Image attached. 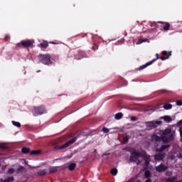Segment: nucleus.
Segmentation results:
<instances>
[{
	"instance_id": "nucleus-1",
	"label": "nucleus",
	"mask_w": 182,
	"mask_h": 182,
	"mask_svg": "<svg viewBox=\"0 0 182 182\" xmlns=\"http://www.w3.org/2000/svg\"><path fill=\"white\" fill-rule=\"evenodd\" d=\"M129 151H130L132 156L129 157L130 161L136 162V159L137 157H142L143 159H146V154L141 152H137V151L134 148H129Z\"/></svg>"
},
{
	"instance_id": "nucleus-2",
	"label": "nucleus",
	"mask_w": 182,
	"mask_h": 182,
	"mask_svg": "<svg viewBox=\"0 0 182 182\" xmlns=\"http://www.w3.org/2000/svg\"><path fill=\"white\" fill-rule=\"evenodd\" d=\"M38 60L43 65H52V57L49 54L38 55Z\"/></svg>"
},
{
	"instance_id": "nucleus-3",
	"label": "nucleus",
	"mask_w": 182,
	"mask_h": 182,
	"mask_svg": "<svg viewBox=\"0 0 182 182\" xmlns=\"http://www.w3.org/2000/svg\"><path fill=\"white\" fill-rule=\"evenodd\" d=\"M76 140H77V136L73 138L71 140H70L69 141L66 142L65 144L60 146L56 145L55 146V150H63V149H68V147L72 146V144H73V143H75Z\"/></svg>"
},
{
	"instance_id": "nucleus-4",
	"label": "nucleus",
	"mask_w": 182,
	"mask_h": 182,
	"mask_svg": "<svg viewBox=\"0 0 182 182\" xmlns=\"http://www.w3.org/2000/svg\"><path fill=\"white\" fill-rule=\"evenodd\" d=\"M33 111L35 112V116H42L46 113V108L45 106L41 105L39 107H33Z\"/></svg>"
},
{
	"instance_id": "nucleus-5",
	"label": "nucleus",
	"mask_w": 182,
	"mask_h": 182,
	"mask_svg": "<svg viewBox=\"0 0 182 182\" xmlns=\"http://www.w3.org/2000/svg\"><path fill=\"white\" fill-rule=\"evenodd\" d=\"M21 152L23 154H29V156H36L37 154H41V151L39 150H33L31 151V149L28 147H23L21 149Z\"/></svg>"
},
{
	"instance_id": "nucleus-6",
	"label": "nucleus",
	"mask_w": 182,
	"mask_h": 182,
	"mask_svg": "<svg viewBox=\"0 0 182 182\" xmlns=\"http://www.w3.org/2000/svg\"><path fill=\"white\" fill-rule=\"evenodd\" d=\"M155 170L157 173H164V171H167V170H168V166L161 164L155 168Z\"/></svg>"
},
{
	"instance_id": "nucleus-7",
	"label": "nucleus",
	"mask_w": 182,
	"mask_h": 182,
	"mask_svg": "<svg viewBox=\"0 0 182 182\" xmlns=\"http://www.w3.org/2000/svg\"><path fill=\"white\" fill-rule=\"evenodd\" d=\"M21 45L23 48H31L33 45V41L31 40H24L21 41Z\"/></svg>"
},
{
	"instance_id": "nucleus-8",
	"label": "nucleus",
	"mask_w": 182,
	"mask_h": 182,
	"mask_svg": "<svg viewBox=\"0 0 182 182\" xmlns=\"http://www.w3.org/2000/svg\"><path fill=\"white\" fill-rule=\"evenodd\" d=\"M163 123L161 121H152L146 122L148 127H157V124L160 125Z\"/></svg>"
},
{
	"instance_id": "nucleus-9",
	"label": "nucleus",
	"mask_w": 182,
	"mask_h": 182,
	"mask_svg": "<svg viewBox=\"0 0 182 182\" xmlns=\"http://www.w3.org/2000/svg\"><path fill=\"white\" fill-rule=\"evenodd\" d=\"M154 62H156V59H153L151 61H149L148 63H146V64L141 65L137 70H143V69H146V68H147V66H150V65H153V63H154Z\"/></svg>"
},
{
	"instance_id": "nucleus-10",
	"label": "nucleus",
	"mask_w": 182,
	"mask_h": 182,
	"mask_svg": "<svg viewBox=\"0 0 182 182\" xmlns=\"http://www.w3.org/2000/svg\"><path fill=\"white\" fill-rule=\"evenodd\" d=\"M164 157V154H156V155H154V159L156 160V161H161V160H163Z\"/></svg>"
},
{
	"instance_id": "nucleus-11",
	"label": "nucleus",
	"mask_w": 182,
	"mask_h": 182,
	"mask_svg": "<svg viewBox=\"0 0 182 182\" xmlns=\"http://www.w3.org/2000/svg\"><path fill=\"white\" fill-rule=\"evenodd\" d=\"M151 141L154 142V141H161V136L157 135V134H154L151 137Z\"/></svg>"
},
{
	"instance_id": "nucleus-12",
	"label": "nucleus",
	"mask_w": 182,
	"mask_h": 182,
	"mask_svg": "<svg viewBox=\"0 0 182 182\" xmlns=\"http://www.w3.org/2000/svg\"><path fill=\"white\" fill-rule=\"evenodd\" d=\"M158 23H161L163 25V29L164 31H169L170 30V23L167 22H161L159 21Z\"/></svg>"
},
{
	"instance_id": "nucleus-13",
	"label": "nucleus",
	"mask_w": 182,
	"mask_h": 182,
	"mask_svg": "<svg viewBox=\"0 0 182 182\" xmlns=\"http://www.w3.org/2000/svg\"><path fill=\"white\" fill-rule=\"evenodd\" d=\"M176 180H177V177L172 176V177H169V178H166V182H182V179H180L178 181H176Z\"/></svg>"
},
{
	"instance_id": "nucleus-14",
	"label": "nucleus",
	"mask_w": 182,
	"mask_h": 182,
	"mask_svg": "<svg viewBox=\"0 0 182 182\" xmlns=\"http://www.w3.org/2000/svg\"><path fill=\"white\" fill-rule=\"evenodd\" d=\"M161 119H163L164 120V122H166V123H171L173 119H171V117L168 116V115H165L162 117H161Z\"/></svg>"
},
{
	"instance_id": "nucleus-15",
	"label": "nucleus",
	"mask_w": 182,
	"mask_h": 182,
	"mask_svg": "<svg viewBox=\"0 0 182 182\" xmlns=\"http://www.w3.org/2000/svg\"><path fill=\"white\" fill-rule=\"evenodd\" d=\"M60 168V166H52L49 168V171L50 174H53V173H56V171H58V170H59V168Z\"/></svg>"
},
{
	"instance_id": "nucleus-16",
	"label": "nucleus",
	"mask_w": 182,
	"mask_h": 182,
	"mask_svg": "<svg viewBox=\"0 0 182 182\" xmlns=\"http://www.w3.org/2000/svg\"><path fill=\"white\" fill-rule=\"evenodd\" d=\"M37 174L40 177H43V176H46V174H48V172L46 171V169H43V170L39 171L37 173Z\"/></svg>"
},
{
	"instance_id": "nucleus-17",
	"label": "nucleus",
	"mask_w": 182,
	"mask_h": 182,
	"mask_svg": "<svg viewBox=\"0 0 182 182\" xmlns=\"http://www.w3.org/2000/svg\"><path fill=\"white\" fill-rule=\"evenodd\" d=\"M162 56H167L166 59H168V58H170V56H171V51H162L161 53Z\"/></svg>"
},
{
	"instance_id": "nucleus-18",
	"label": "nucleus",
	"mask_w": 182,
	"mask_h": 182,
	"mask_svg": "<svg viewBox=\"0 0 182 182\" xmlns=\"http://www.w3.org/2000/svg\"><path fill=\"white\" fill-rule=\"evenodd\" d=\"M48 46H49V43H48V41H44L40 43V48H43V49H46Z\"/></svg>"
},
{
	"instance_id": "nucleus-19",
	"label": "nucleus",
	"mask_w": 182,
	"mask_h": 182,
	"mask_svg": "<svg viewBox=\"0 0 182 182\" xmlns=\"http://www.w3.org/2000/svg\"><path fill=\"white\" fill-rule=\"evenodd\" d=\"M171 145L167 144V145H162L159 149L158 151H163L164 150H166V149H168V147H171Z\"/></svg>"
},
{
	"instance_id": "nucleus-20",
	"label": "nucleus",
	"mask_w": 182,
	"mask_h": 182,
	"mask_svg": "<svg viewBox=\"0 0 182 182\" xmlns=\"http://www.w3.org/2000/svg\"><path fill=\"white\" fill-rule=\"evenodd\" d=\"M75 168H76V164L75 163L71 164L68 166V170H70V171H73Z\"/></svg>"
},
{
	"instance_id": "nucleus-21",
	"label": "nucleus",
	"mask_w": 182,
	"mask_h": 182,
	"mask_svg": "<svg viewBox=\"0 0 182 182\" xmlns=\"http://www.w3.org/2000/svg\"><path fill=\"white\" fill-rule=\"evenodd\" d=\"M171 107H173V105L171 104H165L164 105V109H165V110H170Z\"/></svg>"
},
{
	"instance_id": "nucleus-22",
	"label": "nucleus",
	"mask_w": 182,
	"mask_h": 182,
	"mask_svg": "<svg viewBox=\"0 0 182 182\" xmlns=\"http://www.w3.org/2000/svg\"><path fill=\"white\" fill-rule=\"evenodd\" d=\"M123 117V114L122 112H119L115 114V119L116 120H120Z\"/></svg>"
},
{
	"instance_id": "nucleus-23",
	"label": "nucleus",
	"mask_w": 182,
	"mask_h": 182,
	"mask_svg": "<svg viewBox=\"0 0 182 182\" xmlns=\"http://www.w3.org/2000/svg\"><path fill=\"white\" fill-rule=\"evenodd\" d=\"M12 181H15V178H14V176L6 178L4 181V182H12Z\"/></svg>"
},
{
	"instance_id": "nucleus-24",
	"label": "nucleus",
	"mask_w": 182,
	"mask_h": 182,
	"mask_svg": "<svg viewBox=\"0 0 182 182\" xmlns=\"http://www.w3.org/2000/svg\"><path fill=\"white\" fill-rule=\"evenodd\" d=\"M79 56H80V58L75 57V59H77V60H80V59H82V58H83L85 56V52L83 51H80L78 53Z\"/></svg>"
},
{
	"instance_id": "nucleus-25",
	"label": "nucleus",
	"mask_w": 182,
	"mask_h": 182,
	"mask_svg": "<svg viewBox=\"0 0 182 182\" xmlns=\"http://www.w3.org/2000/svg\"><path fill=\"white\" fill-rule=\"evenodd\" d=\"M161 140L164 143V144H167V143H168V138L167 136L161 137Z\"/></svg>"
},
{
	"instance_id": "nucleus-26",
	"label": "nucleus",
	"mask_w": 182,
	"mask_h": 182,
	"mask_svg": "<svg viewBox=\"0 0 182 182\" xmlns=\"http://www.w3.org/2000/svg\"><path fill=\"white\" fill-rule=\"evenodd\" d=\"M150 176H151V172H150V171H146L144 173L146 178H150Z\"/></svg>"
},
{
	"instance_id": "nucleus-27",
	"label": "nucleus",
	"mask_w": 182,
	"mask_h": 182,
	"mask_svg": "<svg viewBox=\"0 0 182 182\" xmlns=\"http://www.w3.org/2000/svg\"><path fill=\"white\" fill-rule=\"evenodd\" d=\"M148 39L147 38H144V39H139L138 42L136 43V45H140L144 42H147Z\"/></svg>"
},
{
	"instance_id": "nucleus-28",
	"label": "nucleus",
	"mask_w": 182,
	"mask_h": 182,
	"mask_svg": "<svg viewBox=\"0 0 182 182\" xmlns=\"http://www.w3.org/2000/svg\"><path fill=\"white\" fill-rule=\"evenodd\" d=\"M111 174L112 176H117V168L111 169Z\"/></svg>"
},
{
	"instance_id": "nucleus-29",
	"label": "nucleus",
	"mask_w": 182,
	"mask_h": 182,
	"mask_svg": "<svg viewBox=\"0 0 182 182\" xmlns=\"http://www.w3.org/2000/svg\"><path fill=\"white\" fill-rule=\"evenodd\" d=\"M0 149H1V150H8V146H6L5 144H1Z\"/></svg>"
},
{
	"instance_id": "nucleus-30",
	"label": "nucleus",
	"mask_w": 182,
	"mask_h": 182,
	"mask_svg": "<svg viewBox=\"0 0 182 182\" xmlns=\"http://www.w3.org/2000/svg\"><path fill=\"white\" fill-rule=\"evenodd\" d=\"M12 124L16 127H21V124L19 122H18L12 121Z\"/></svg>"
},
{
	"instance_id": "nucleus-31",
	"label": "nucleus",
	"mask_w": 182,
	"mask_h": 182,
	"mask_svg": "<svg viewBox=\"0 0 182 182\" xmlns=\"http://www.w3.org/2000/svg\"><path fill=\"white\" fill-rule=\"evenodd\" d=\"M170 133H171V129H166L164 131V134H166V136H167V135L170 134Z\"/></svg>"
},
{
	"instance_id": "nucleus-32",
	"label": "nucleus",
	"mask_w": 182,
	"mask_h": 182,
	"mask_svg": "<svg viewBox=\"0 0 182 182\" xmlns=\"http://www.w3.org/2000/svg\"><path fill=\"white\" fill-rule=\"evenodd\" d=\"M149 158H147V156H146V158H144V160H145V166H148L149 164H150V161H149L148 159Z\"/></svg>"
},
{
	"instance_id": "nucleus-33",
	"label": "nucleus",
	"mask_w": 182,
	"mask_h": 182,
	"mask_svg": "<svg viewBox=\"0 0 182 182\" xmlns=\"http://www.w3.org/2000/svg\"><path fill=\"white\" fill-rule=\"evenodd\" d=\"M8 174H14L15 173V169L14 168H9L7 171Z\"/></svg>"
},
{
	"instance_id": "nucleus-34",
	"label": "nucleus",
	"mask_w": 182,
	"mask_h": 182,
	"mask_svg": "<svg viewBox=\"0 0 182 182\" xmlns=\"http://www.w3.org/2000/svg\"><path fill=\"white\" fill-rule=\"evenodd\" d=\"M166 176L168 177H171V176H173V172L171 171H168L166 172Z\"/></svg>"
},
{
	"instance_id": "nucleus-35",
	"label": "nucleus",
	"mask_w": 182,
	"mask_h": 182,
	"mask_svg": "<svg viewBox=\"0 0 182 182\" xmlns=\"http://www.w3.org/2000/svg\"><path fill=\"white\" fill-rule=\"evenodd\" d=\"M16 48V49H19V48H22V41H21V43H17Z\"/></svg>"
},
{
	"instance_id": "nucleus-36",
	"label": "nucleus",
	"mask_w": 182,
	"mask_h": 182,
	"mask_svg": "<svg viewBox=\"0 0 182 182\" xmlns=\"http://www.w3.org/2000/svg\"><path fill=\"white\" fill-rule=\"evenodd\" d=\"M102 132H103V133H109V130L108 128L103 127L102 128Z\"/></svg>"
},
{
	"instance_id": "nucleus-37",
	"label": "nucleus",
	"mask_w": 182,
	"mask_h": 182,
	"mask_svg": "<svg viewBox=\"0 0 182 182\" xmlns=\"http://www.w3.org/2000/svg\"><path fill=\"white\" fill-rule=\"evenodd\" d=\"M123 141H124V143H127V141H129V136H125L123 139Z\"/></svg>"
},
{
	"instance_id": "nucleus-38",
	"label": "nucleus",
	"mask_w": 182,
	"mask_h": 182,
	"mask_svg": "<svg viewBox=\"0 0 182 182\" xmlns=\"http://www.w3.org/2000/svg\"><path fill=\"white\" fill-rule=\"evenodd\" d=\"M135 163H136V164H140L141 163V161L137 157L136 159H135Z\"/></svg>"
},
{
	"instance_id": "nucleus-39",
	"label": "nucleus",
	"mask_w": 182,
	"mask_h": 182,
	"mask_svg": "<svg viewBox=\"0 0 182 182\" xmlns=\"http://www.w3.org/2000/svg\"><path fill=\"white\" fill-rule=\"evenodd\" d=\"M176 105L177 106H182V100H178Z\"/></svg>"
},
{
	"instance_id": "nucleus-40",
	"label": "nucleus",
	"mask_w": 182,
	"mask_h": 182,
	"mask_svg": "<svg viewBox=\"0 0 182 182\" xmlns=\"http://www.w3.org/2000/svg\"><path fill=\"white\" fill-rule=\"evenodd\" d=\"M176 157H178V159H182V152H178Z\"/></svg>"
},
{
	"instance_id": "nucleus-41",
	"label": "nucleus",
	"mask_w": 182,
	"mask_h": 182,
	"mask_svg": "<svg viewBox=\"0 0 182 182\" xmlns=\"http://www.w3.org/2000/svg\"><path fill=\"white\" fill-rule=\"evenodd\" d=\"M132 122H137V117H131Z\"/></svg>"
},
{
	"instance_id": "nucleus-42",
	"label": "nucleus",
	"mask_w": 182,
	"mask_h": 182,
	"mask_svg": "<svg viewBox=\"0 0 182 182\" xmlns=\"http://www.w3.org/2000/svg\"><path fill=\"white\" fill-rule=\"evenodd\" d=\"M23 166H20V167L18 168L17 171H22V170H23Z\"/></svg>"
},
{
	"instance_id": "nucleus-43",
	"label": "nucleus",
	"mask_w": 182,
	"mask_h": 182,
	"mask_svg": "<svg viewBox=\"0 0 182 182\" xmlns=\"http://www.w3.org/2000/svg\"><path fill=\"white\" fill-rule=\"evenodd\" d=\"M159 59H161V60H166V59H167V58L163 56L159 57Z\"/></svg>"
},
{
	"instance_id": "nucleus-44",
	"label": "nucleus",
	"mask_w": 182,
	"mask_h": 182,
	"mask_svg": "<svg viewBox=\"0 0 182 182\" xmlns=\"http://www.w3.org/2000/svg\"><path fill=\"white\" fill-rule=\"evenodd\" d=\"M4 40H5L6 41H9V36H6Z\"/></svg>"
},
{
	"instance_id": "nucleus-45",
	"label": "nucleus",
	"mask_w": 182,
	"mask_h": 182,
	"mask_svg": "<svg viewBox=\"0 0 182 182\" xmlns=\"http://www.w3.org/2000/svg\"><path fill=\"white\" fill-rule=\"evenodd\" d=\"M155 56L156 57V59H155L156 60L160 59V56H159V53H156Z\"/></svg>"
},
{
	"instance_id": "nucleus-46",
	"label": "nucleus",
	"mask_w": 182,
	"mask_h": 182,
	"mask_svg": "<svg viewBox=\"0 0 182 182\" xmlns=\"http://www.w3.org/2000/svg\"><path fill=\"white\" fill-rule=\"evenodd\" d=\"M173 134H170L169 135V140H173Z\"/></svg>"
},
{
	"instance_id": "nucleus-47",
	"label": "nucleus",
	"mask_w": 182,
	"mask_h": 182,
	"mask_svg": "<svg viewBox=\"0 0 182 182\" xmlns=\"http://www.w3.org/2000/svg\"><path fill=\"white\" fill-rule=\"evenodd\" d=\"M161 93H166V92H167V90H161Z\"/></svg>"
},
{
	"instance_id": "nucleus-48",
	"label": "nucleus",
	"mask_w": 182,
	"mask_h": 182,
	"mask_svg": "<svg viewBox=\"0 0 182 182\" xmlns=\"http://www.w3.org/2000/svg\"><path fill=\"white\" fill-rule=\"evenodd\" d=\"M50 43H51L52 45H56V43H55L53 41H50Z\"/></svg>"
},
{
	"instance_id": "nucleus-49",
	"label": "nucleus",
	"mask_w": 182,
	"mask_h": 182,
	"mask_svg": "<svg viewBox=\"0 0 182 182\" xmlns=\"http://www.w3.org/2000/svg\"><path fill=\"white\" fill-rule=\"evenodd\" d=\"M68 57L72 58V53L71 52L69 53Z\"/></svg>"
},
{
	"instance_id": "nucleus-50",
	"label": "nucleus",
	"mask_w": 182,
	"mask_h": 182,
	"mask_svg": "<svg viewBox=\"0 0 182 182\" xmlns=\"http://www.w3.org/2000/svg\"><path fill=\"white\" fill-rule=\"evenodd\" d=\"M178 125L182 124V119L180 120V121L178 122Z\"/></svg>"
},
{
	"instance_id": "nucleus-51",
	"label": "nucleus",
	"mask_w": 182,
	"mask_h": 182,
	"mask_svg": "<svg viewBox=\"0 0 182 182\" xmlns=\"http://www.w3.org/2000/svg\"><path fill=\"white\" fill-rule=\"evenodd\" d=\"M103 156H110V153H108V154H103Z\"/></svg>"
},
{
	"instance_id": "nucleus-52",
	"label": "nucleus",
	"mask_w": 182,
	"mask_h": 182,
	"mask_svg": "<svg viewBox=\"0 0 182 182\" xmlns=\"http://www.w3.org/2000/svg\"><path fill=\"white\" fill-rule=\"evenodd\" d=\"M96 49H97V48H96L95 46H93V47H92V50H96Z\"/></svg>"
},
{
	"instance_id": "nucleus-53",
	"label": "nucleus",
	"mask_w": 182,
	"mask_h": 182,
	"mask_svg": "<svg viewBox=\"0 0 182 182\" xmlns=\"http://www.w3.org/2000/svg\"><path fill=\"white\" fill-rule=\"evenodd\" d=\"M96 151H97V150L95 149V150H94V153H96Z\"/></svg>"
},
{
	"instance_id": "nucleus-54",
	"label": "nucleus",
	"mask_w": 182,
	"mask_h": 182,
	"mask_svg": "<svg viewBox=\"0 0 182 182\" xmlns=\"http://www.w3.org/2000/svg\"><path fill=\"white\" fill-rule=\"evenodd\" d=\"M154 25H156V23H154Z\"/></svg>"
}]
</instances>
